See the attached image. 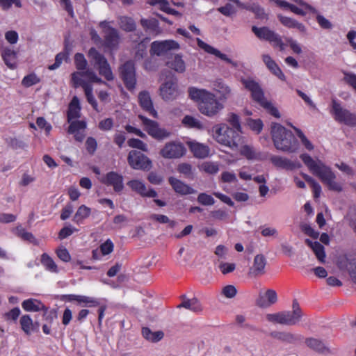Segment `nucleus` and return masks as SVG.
<instances>
[{"label":"nucleus","mask_w":356,"mask_h":356,"mask_svg":"<svg viewBox=\"0 0 356 356\" xmlns=\"http://www.w3.org/2000/svg\"><path fill=\"white\" fill-rule=\"evenodd\" d=\"M119 24L122 29L125 31L131 32L136 29L134 20L129 17L122 16L119 19Z\"/></svg>","instance_id":"45"},{"label":"nucleus","mask_w":356,"mask_h":356,"mask_svg":"<svg viewBox=\"0 0 356 356\" xmlns=\"http://www.w3.org/2000/svg\"><path fill=\"white\" fill-rule=\"evenodd\" d=\"M168 181L169 184L172 187L173 190L177 193H179L181 195L196 193V191L195 189H193L186 183L174 177H169Z\"/></svg>","instance_id":"21"},{"label":"nucleus","mask_w":356,"mask_h":356,"mask_svg":"<svg viewBox=\"0 0 356 356\" xmlns=\"http://www.w3.org/2000/svg\"><path fill=\"white\" fill-rule=\"evenodd\" d=\"M305 343L308 347L316 351L323 352L325 348L323 343L317 339H307Z\"/></svg>","instance_id":"50"},{"label":"nucleus","mask_w":356,"mask_h":356,"mask_svg":"<svg viewBox=\"0 0 356 356\" xmlns=\"http://www.w3.org/2000/svg\"><path fill=\"white\" fill-rule=\"evenodd\" d=\"M188 147L193 152L194 156L199 159H204L209 156L210 149L204 144L197 143L196 141H190L187 143Z\"/></svg>","instance_id":"23"},{"label":"nucleus","mask_w":356,"mask_h":356,"mask_svg":"<svg viewBox=\"0 0 356 356\" xmlns=\"http://www.w3.org/2000/svg\"><path fill=\"white\" fill-rule=\"evenodd\" d=\"M160 93L165 100L175 99L179 94L177 81L170 79L165 81L160 87Z\"/></svg>","instance_id":"16"},{"label":"nucleus","mask_w":356,"mask_h":356,"mask_svg":"<svg viewBox=\"0 0 356 356\" xmlns=\"http://www.w3.org/2000/svg\"><path fill=\"white\" fill-rule=\"evenodd\" d=\"M262 60L268 69L276 76L282 81H285L286 76L277 65V63L272 59V58L268 55L264 54L262 56Z\"/></svg>","instance_id":"26"},{"label":"nucleus","mask_w":356,"mask_h":356,"mask_svg":"<svg viewBox=\"0 0 356 356\" xmlns=\"http://www.w3.org/2000/svg\"><path fill=\"white\" fill-rule=\"evenodd\" d=\"M74 63L78 72H85L88 70V62L82 54L77 53L74 56Z\"/></svg>","instance_id":"49"},{"label":"nucleus","mask_w":356,"mask_h":356,"mask_svg":"<svg viewBox=\"0 0 356 356\" xmlns=\"http://www.w3.org/2000/svg\"><path fill=\"white\" fill-rule=\"evenodd\" d=\"M150 219L161 224H168L170 228H174L177 224L176 221L172 220L167 216L162 214H152Z\"/></svg>","instance_id":"47"},{"label":"nucleus","mask_w":356,"mask_h":356,"mask_svg":"<svg viewBox=\"0 0 356 356\" xmlns=\"http://www.w3.org/2000/svg\"><path fill=\"white\" fill-rule=\"evenodd\" d=\"M224 106L213 93H210L202 102L199 104V111L207 117L213 118L217 115Z\"/></svg>","instance_id":"9"},{"label":"nucleus","mask_w":356,"mask_h":356,"mask_svg":"<svg viewBox=\"0 0 356 356\" xmlns=\"http://www.w3.org/2000/svg\"><path fill=\"white\" fill-rule=\"evenodd\" d=\"M177 170L179 172L184 174L186 177H193L192 165L189 163H183L179 164Z\"/></svg>","instance_id":"57"},{"label":"nucleus","mask_w":356,"mask_h":356,"mask_svg":"<svg viewBox=\"0 0 356 356\" xmlns=\"http://www.w3.org/2000/svg\"><path fill=\"white\" fill-rule=\"evenodd\" d=\"M277 300V293L275 290L268 289L265 293H259L256 300V305L259 307H268Z\"/></svg>","instance_id":"18"},{"label":"nucleus","mask_w":356,"mask_h":356,"mask_svg":"<svg viewBox=\"0 0 356 356\" xmlns=\"http://www.w3.org/2000/svg\"><path fill=\"white\" fill-rule=\"evenodd\" d=\"M227 122L231 125V128L241 133V126L240 122L239 116L234 113H230L227 115Z\"/></svg>","instance_id":"48"},{"label":"nucleus","mask_w":356,"mask_h":356,"mask_svg":"<svg viewBox=\"0 0 356 356\" xmlns=\"http://www.w3.org/2000/svg\"><path fill=\"white\" fill-rule=\"evenodd\" d=\"M179 49V43L172 40L154 41L151 44L150 52L151 54L163 56L171 50Z\"/></svg>","instance_id":"13"},{"label":"nucleus","mask_w":356,"mask_h":356,"mask_svg":"<svg viewBox=\"0 0 356 356\" xmlns=\"http://www.w3.org/2000/svg\"><path fill=\"white\" fill-rule=\"evenodd\" d=\"M128 145L130 147L140 149L143 152H147V145L143 141L137 138H131L127 141Z\"/></svg>","instance_id":"53"},{"label":"nucleus","mask_w":356,"mask_h":356,"mask_svg":"<svg viewBox=\"0 0 356 356\" xmlns=\"http://www.w3.org/2000/svg\"><path fill=\"white\" fill-rule=\"evenodd\" d=\"M331 114L334 119L338 122L343 123L349 127L356 126V114L352 113L348 110L344 108L335 99L332 101Z\"/></svg>","instance_id":"7"},{"label":"nucleus","mask_w":356,"mask_h":356,"mask_svg":"<svg viewBox=\"0 0 356 356\" xmlns=\"http://www.w3.org/2000/svg\"><path fill=\"white\" fill-rule=\"evenodd\" d=\"M221 293L227 298H233L237 293V290L234 285H227L222 289Z\"/></svg>","instance_id":"63"},{"label":"nucleus","mask_w":356,"mask_h":356,"mask_svg":"<svg viewBox=\"0 0 356 356\" xmlns=\"http://www.w3.org/2000/svg\"><path fill=\"white\" fill-rule=\"evenodd\" d=\"M114 245L110 239H107L100 247V252L103 255H107L113 251Z\"/></svg>","instance_id":"62"},{"label":"nucleus","mask_w":356,"mask_h":356,"mask_svg":"<svg viewBox=\"0 0 356 356\" xmlns=\"http://www.w3.org/2000/svg\"><path fill=\"white\" fill-rule=\"evenodd\" d=\"M182 123L189 128H195L199 130L203 129L202 123L198 119L191 115H186L182 120Z\"/></svg>","instance_id":"46"},{"label":"nucleus","mask_w":356,"mask_h":356,"mask_svg":"<svg viewBox=\"0 0 356 356\" xmlns=\"http://www.w3.org/2000/svg\"><path fill=\"white\" fill-rule=\"evenodd\" d=\"M2 57L5 64L10 69H14L17 65V53L10 49H5L2 53Z\"/></svg>","instance_id":"37"},{"label":"nucleus","mask_w":356,"mask_h":356,"mask_svg":"<svg viewBox=\"0 0 356 356\" xmlns=\"http://www.w3.org/2000/svg\"><path fill=\"white\" fill-rule=\"evenodd\" d=\"M120 75L127 90L131 91L136 88V77L134 63L128 60L120 67Z\"/></svg>","instance_id":"11"},{"label":"nucleus","mask_w":356,"mask_h":356,"mask_svg":"<svg viewBox=\"0 0 356 356\" xmlns=\"http://www.w3.org/2000/svg\"><path fill=\"white\" fill-rule=\"evenodd\" d=\"M240 154L248 160H257L260 159L261 154L257 152L254 147L248 145H241Z\"/></svg>","instance_id":"39"},{"label":"nucleus","mask_w":356,"mask_h":356,"mask_svg":"<svg viewBox=\"0 0 356 356\" xmlns=\"http://www.w3.org/2000/svg\"><path fill=\"white\" fill-rule=\"evenodd\" d=\"M78 302L79 304H84L86 306L88 305L89 307H96L99 305V302L96 298L85 296H79Z\"/></svg>","instance_id":"58"},{"label":"nucleus","mask_w":356,"mask_h":356,"mask_svg":"<svg viewBox=\"0 0 356 356\" xmlns=\"http://www.w3.org/2000/svg\"><path fill=\"white\" fill-rule=\"evenodd\" d=\"M138 118L142 121L144 129L154 139L160 140L170 136V132L165 129L161 128L157 122L148 119L142 115H139Z\"/></svg>","instance_id":"10"},{"label":"nucleus","mask_w":356,"mask_h":356,"mask_svg":"<svg viewBox=\"0 0 356 356\" xmlns=\"http://www.w3.org/2000/svg\"><path fill=\"white\" fill-rule=\"evenodd\" d=\"M182 299L181 303L177 306L178 308L184 307L194 312H200L202 311V306L197 298L186 299L185 296H183Z\"/></svg>","instance_id":"29"},{"label":"nucleus","mask_w":356,"mask_h":356,"mask_svg":"<svg viewBox=\"0 0 356 356\" xmlns=\"http://www.w3.org/2000/svg\"><path fill=\"white\" fill-rule=\"evenodd\" d=\"M294 129L300 139L302 145L307 149L308 150H312L314 149V145L312 144V143L307 139V138L305 136V134L302 133V131L294 127Z\"/></svg>","instance_id":"60"},{"label":"nucleus","mask_w":356,"mask_h":356,"mask_svg":"<svg viewBox=\"0 0 356 356\" xmlns=\"http://www.w3.org/2000/svg\"><path fill=\"white\" fill-rule=\"evenodd\" d=\"M200 170L209 175H216L220 170V164L217 162L205 161L200 165Z\"/></svg>","instance_id":"41"},{"label":"nucleus","mask_w":356,"mask_h":356,"mask_svg":"<svg viewBox=\"0 0 356 356\" xmlns=\"http://www.w3.org/2000/svg\"><path fill=\"white\" fill-rule=\"evenodd\" d=\"M303 316L302 309L296 300L293 301L292 311H283L266 315V320L273 323L292 326L298 323Z\"/></svg>","instance_id":"5"},{"label":"nucleus","mask_w":356,"mask_h":356,"mask_svg":"<svg viewBox=\"0 0 356 356\" xmlns=\"http://www.w3.org/2000/svg\"><path fill=\"white\" fill-rule=\"evenodd\" d=\"M271 135L277 149L289 153H293L298 150L299 147L298 140L291 131L286 129L280 124H272Z\"/></svg>","instance_id":"3"},{"label":"nucleus","mask_w":356,"mask_h":356,"mask_svg":"<svg viewBox=\"0 0 356 356\" xmlns=\"http://www.w3.org/2000/svg\"><path fill=\"white\" fill-rule=\"evenodd\" d=\"M141 26L146 29L150 30H156L158 28V21L155 19H140Z\"/></svg>","instance_id":"59"},{"label":"nucleus","mask_w":356,"mask_h":356,"mask_svg":"<svg viewBox=\"0 0 356 356\" xmlns=\"http://www.w3.org/2000/svg\"><path fill=\"white\" fill-rule=\"evenodd\" d=\"M197 42L199 47L204 49L206 52L215 55L218 58H220L222 60L226 61L228 63L232 64L234 67H237V63L233 60H232L230 58L227 57V56L225 54L221 53L219 50L217 49L211 47V45L207 44L204 41H202L200 38H197Z\"/></svg>","instance_id":"22"},{"label":"nucleus","mask_w":356,"mask_h":356,"mask_svg":"<svg viewBox=\"0 0 356 356\" xmlns=\"http://www.w3.org/2000/svg\"><path fill=\"white\" fill-rule=\"evenodd\" d=\"M210 93V92L204 89H198L195 87L188 88V94L191 99L199 102V104L202 102Z\"/></svg>","instance_id":"38"},{"label":"nucleus","mask_w":356,"mask_h":356,"mask_svg":"<svg viewBox=\"0 0 356 356\" xmlns=\"http://www.w3.org/2000/svg\"><path fill=\"white\" fill-rule=\"evenodd\" d=\"M241 81L244 87L251 92L252 97L254 101L267 109L274 117L277 118H280L279 111L265 99L263 90L257 82L250 78L241 79Z\"/></svg>","instance_id":"6"},{"label":"nucleus","mask_w":356,"mask_h":356,"mask_svg":"<svg viewBox=\"0 0 356 356\" xmlns=\"http://www.w3.org/2000/svg\"><path fill=\"white\" fill-rule=\"evenodd\" d=\"M197 200L200 204L204 206H211L215 203L213 197L205 193H200L197 196Z\"/></svg>","instance_id":"55"},{"label":"nucleus","mask_w":356,"mask_h":356,"mask_svg":"<svg viewBox=\"0 0 356 356\" xmlns=\"http://www.w3.org/2000/svg\"><path fill=\"white\" fill-rule=\"evenodd\" d=\"M300 158L309 170L318 177L330 190L340 192L342 187L340 184L334 181L336 177L330 168L325 165L321 161H314L309 154H302Z\"/></svg>","instance_id":"2"},{"label":"nucleus","mask_w":356,"mask_h":356,"mask_svg":"<svg viewBox=\"0 0 356 356\" xmlns=\"http://www.w3.org/2000/svg\"><path fill=\"white\" fill-rule=\"evenodd\" d=\"M22 306L23 309L27 312H47V308L40 300L30 298L22 302Z\"/></svg>","instance_id":"28"},{"label":"nucleus","mask_w":356,"mask_h":356,"mask_svg":"<svg viewBox=\"0 0 356 356\" xmlns=\"http://www.w3.org/2000/svg\"><path fill=\"white\" fill-rule=\"evenodd\" d=\"M81 106L79 99L76 96H74L69 104L67 111V120L69 122L73 119H76L80 117Z\"/></svg>","instance_id":"32"},{"label":"nucleus","mask_w":356,"mask_h":356,"mask_svg":"<svg viewBox=\"0 0 356 356\" xmlns=\"http://www.w3.org/2000/svg\"><path fill=\"white\" fill-rule=\"evenodd\" d=\"M20 325L22 330L28 335L35 330L33 321L29 315H24L21 317Z\"/></svg>","instance_id":"44"},{"label":"nucleus","mask_w":356,"mask_h":356,"mask_svg":"<svg viewBox=\"0 0 356 356\" xmlns=\"http://www.w3.org/2000/svg\"><path fill=\"white\" fill-rule=\"evenodd\" d=\"M108 24L106 21H102L99 23V26L102 29L103 45L110 51H113L118 49L120 37L118 30L110 26Z\"/></svg>","instance_id":"8"},{"label":"nucleus","mask_w":356,"mask_h":356,"mask_svg":"<svg viewBox=\"0 0 356 356\" xmlns=\"http://www.w3.org/2000/svg\"><path fill=\"white\" fill-rule=\"evenodd\" d=\"M251 29L257 38L268 41L270 43H273L278 35V33L270 30L268 26L257 27L252 26Z\"/></svg>","instance_id":"19"},{"label":"nucleus","mask_w":356,"mask_h":356,"mask_svg":"<svg viewBox=\"0 0 356 356\" xmlns=\"http://www.w3.org/2000/svg\"><path fill=\"white\" fill-rule=\"evenodd\" d=\"M127 161L129 165L135 170L149 171L152 168L151 160L145 154L136 150L129 152Z\"/></svg>","instance_id":"12"},{"label":"nucleus","mask_w":356,"mask_h":356,"mask_svg":"<svg viewBox=\"0 0 356 356\" xmlns=\"http://www.w3.org/2000/svg\"><path fill=\"white\" fill-rule=\"evenodd\" d=\"M127 186L134 192L142 197H156L158 194L153 188H147L145 184L140 180L132 179L127 182Z\"/></svg>","instance_id":"15"},{"label":"nucleus","mask_w":356,"mask_h":356,"mask_svg":"<svg viewBox=\"0 0 356 356\" xmlns=\"http://www.w3.org/2000/svg\"><path fill=\"white\" fill-rule=\"evenodd\" d=\"M99 74L104 76L107 81H113L114 75L108 62L98 70Z\"/></svg>","instance_id":"52"},{"label":"nucleus","mask_w":356,"mask_h":356,"mask_svg":"<svg viewBox=\"0 0 356 356\" xmlns=\"http://www.w3.org/2000/svg\"><path fill=\"white\" fill-rule=\"evenodd\" d=\"M270 160L275 167L279 168L292 170L295 167L293 163L290 160L280 156H272Z\"/></svg>","instance_id":"33"},{"label":"nucleus","mask_w":356,"mask_h":356,"mask_svg":"<svg viewBox=\"0 0 356 356\" xmlns=\"http://www.w3.org/2000/svg\"><path fill=\"white\" fill-rule=\"evenodd\" d=\"M40 81V79L35 74L32 73L23 78L22 84L24 87L29 88L38 83Z\"/></svg>","instance_id":"51"},{"label":"nucleus","mask_w":356,"mask_h":356,"mask_svg":"<svg viewBox=\"0 0 356 356\" xmlns=\"http://www.w3.org/2000/svg\"><path fill=\"white\" fill-rule=\"evenodd\" d=\"M213 138L220 145L231 150H237L243 144V138L238 131L225 123H220L212 127Z\"/></svg>","instance_id":"4"},{"label":"nucleus","mask_w":356,"mask_h":356,"mask_svg":"<svg viewBox=\"0 0 356 356\" xmlns=\"http://www.w3.org/2000/svg\"><path fill=\"white\" fill-rule=\"evenodd\" d=\"M270 335L275 339L288 343H294L302 339V337L300 335L294 334L289 332L274 331L270 332Z\"/></svg>","instance_id":"25"},{"label":"nucleus","mask_w":356,"mask_h":356,"mask_svg":"<svg viewBox=\"0 0 356 356\" xmlns=\"http://www.w3.org/2000/svg\"><path fill=\"white\" fill-rule=\"evenodd\" d=\"M242 9L253 13L255 17L259 19H267L268 14L266 13L265 10L257 3H244Z\"/></svg>","instance_id":"30"},{"label":"nucleus","mask_w":356,"mask_h":356,"mask_svg":"<svg viewBox=\"0 0 356 356\" xmlns=\"http://www.w3.org/2000/svg\"><path fill=\"white\" fill-rule=\"evenodd\" d=\"M88 56L90 62L93 63V65L97 67V70L108 63L106 57L94 47L89 49Z\"/></svg>","instance_id":"27"},{"label":"nucleus","mask_w":356,"mask_h":356,"mask_svg":"<svg viewBox=\"0 0 356 356\" xmlns=\"http://www.w3.org/2000/svg\"><path fill=\"white\" fill-rule=\"evenodd\" d=\"M186 149L180 143L170 142L160 150V154L165 159H178L183 156Z\"/></svg>","instance_id":"14"},{"label":"nucleus","mask_w":356,"mask_h":356,"mask_svg":"<svg viewBox=\"0 0 356 356\" xmlns=\"http://www.w3.org/2000/svg\"><path fill=\"white\" fill-rule=\"evenodd\" d=\"M277 18L279 19L282 24H283L284 26L287 28L297 29L299 31L302 33H305L306 31V28L305 25L302 23L297 22L294 19L285 17L282 15H278Z\"/></svg>","instance_id":"31"},{"label":"nucleus","mask_w":356,"mask_h":356,"mask_svg":"<svg viewBox=\"0 0 356 356\" xmlns=\"http://www.w3.org/2000/svg\"><path fill=\"white\" fill-rule=\"evenodd\" d=\"M102 182L108 186H112L115 192H120L124 188L123 177L116 172H108Z\"/></svg>","instance_id":"17"},{"label":"nucleus","mask_w":356,"mask_h":356,"mask_svg":"<svg viewBox=\"0 0 356 356\" xmlns=\"http://www.w3.org/2000/svg\"><path fill=\"white\" fill-rule=\"evenodd\" d=\"M17 235L20 237L24 241H27L31 243H35L36 242V240L34 237V236L27 231H26L22 227H17Z\"/></svg>","instance_id":"54"},{"label":"nucleus","mask_w":356,"mask_h":356,"mask_svg":"<svg viewBox=\"0 0 356 356\" xmlns=\"http://www.w3.org/2000/svg\"><path fill=\"white\" fill-rule=\"evenodd\" d=\"M167 65L178 73H183L186 70L185 62L179 55L175 56L167 63Z\"/></svg>","instance_id":"35"},{"label":"nucleus","mask_w":356,"mask_h":356,"mask_svg":"<svg viewBox=\"0 0 356 356\" xmlns=\"http://www.w3.org/2000/svg\"><path fill=\"white\" fill-rule=\"evenodd\" d=\"M214 89L220 95L221 100H226L231 97V88L221 80H217L214 83Z\"/></svg>","instance_id":"36"},{"label":"nucleus","mask_w":356,"mask_h":356,"mask_svg":"<svg viewBox=\"0 0 356 356\" xmlns=\"http://www.w3.org/2000/svg\"><path fill=\"white\" fill-rule=\"evenodd\" d=\"M143 336L148 341L152 342H157L163 339L164 334L162 331L152 332L148 327L142 329Z\"/></svg>","instance_id":"42"},{"label":"nucleus","mask_w":356,"mask_h":356,"mask_svg":"<svg viewBox=\"0 0 356 356\" xmlns=\"http://www.w3.org/2000/svg\"><path fill=\"white\" fill-rule=\"evenodd\" d=\"M91 213L90 208L86 205L80 206L73 217V221L76 224L81 223L84 219L89 217Z\"/></svg>","instance_id":"40"},{"label":"nucleus","mask_w":356,"mask_h":356,"mask_svg":"<svg viewBox=\"0 0 356 356\" xmlns=\"http://www.w3.org/2000/svg\"><path fill=\"white\" fill-rule=\"evenodd\" d=\"M248 125L252 131H255L257 134L260 133L263 128V123L260 119H250L248 121Z\"/></svg>","instance_id":"61"},{"label":"nucleus","mask_w":356,"mask_h":356,"mask_svg":"<svg viewBox=\"0 0 356 356\" xmlns=\"http://www.w3.org/2000/svg\"><path fill=\"white\" fill-rule=\"evenodd\" d=\"M86 127V123L84 121L76 120L70 123L68 128V133H75L84 131Z\"/></svg>","instance_id":"56"},{"label":"nucleus","mask_w":356,"mask_h":356,"mask_svg":"<svg viewBox=\"0 0 356 356\" xmlns=\"http://www.w3.org/2000/svg\"><path fill=\"white\" fill-rule=\"evenodd\" d=\"M138 102L140 107L147 113H149L154 118H157L158 114L154 108L153 103L147 91H142L138 94Z\"/></svg>","instance_id":"20"},{"label":"nucleus","mask_w":356,"mask_h":356,"mask_svg":"<svg viewBox=\"0 0 356 356\" xmlns=\"http://www.w3.org/2000/svg\"><path fill=\"white\" fill-rule=\"evenodd\" d=\"M71 82L74 88L82 87L85 92L87 101L92 108L98 110L97 102L92 95V83H98L107 85L106 82L99 78L92 70H88L85 72H74L71 74Z\"/></svg>","instance_id":"1"},{"label":"nucleus","mask_w":356,"mask_h":356,"mask_svg":"<svg viewBox=\"0 0 356 356\" xmlns=\"http://www.w3.org/2000/svg\"><path fill=\"white\" fill-rule=\"evenodd\" d=\"M41 263L44 266L46 270L52 273H57L58 272V266L51 257L47 253H43L41 255Z\"/></svg>","instance_id":"43"},{"label":"nucleus","mask_w":356,"mask_h":356,"mask_svg":"<svg viewBox=\"0 0 356 356\" xmlns=\"http://www.w3.org/2000/svg\"><path fill=\"white\" fill-rule=\"evenodd\" d=\"M266 259L263 254H257L254 257L253 265L250 269V274L254 277L262 275L265 273Z\"/></svg>","instance_id":"24"},{"label":"nucleus","mask_w":356,"mask_h":356,"mask_svg":"<svg viewBox=\"0 0 356 356\" xmlns=\"http://www.w3.org/2000/svg\"><path fill=\"white\" fill-rule=\"evenodd\" d=\"M343 81L356 90V74L343 72Z\"/></svg>","instance_id":"64"},{"label":"nucleus","mask_w":356,"mask_h":356,"mask_svg":"<svg viewBox=\"0 0 356 356\" xmlns=\"http://www.w3.org/2000/svg\"><path fill=\"white\" fill-rule=\"evenodd\" d=\"M305 243L312 249L317 259L324 263L325 258L324 247L319 242H313L309 239H306Z\"/></svg>","instance_id":"34"}]
</instances>
